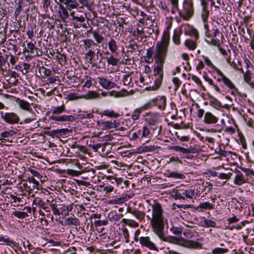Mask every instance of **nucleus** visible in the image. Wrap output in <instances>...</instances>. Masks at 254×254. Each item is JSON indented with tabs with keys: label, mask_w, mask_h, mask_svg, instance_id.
Here are the masks:
<instances>
[{
	"label": "nucleus",
	"mask_w": 254,
	"mask_h": 254,
	"mask_svg": "<svg viewBox=\"0 0 254 254\" xmlns=\"http://www.w3.org/2000/svg\"><path fill=\"white\" fill-rule=\"evenodd\" d=\"M185 45L189 50H193L196 47V44L192 40L188 39L185 42Z\"/></svg>",
	"instance_id": "58836bf2"
},
{
	"label": "nucleus",
	"mask_w": 254,
	"mask_h": 254,
	"mask_svg": "<svg viewBox=\"0 0 254 254\" xmlns=\"http://www.w3.org/2000/svg\"><path fill=\"white\" fill-rule=\"evenodd\" d=\"M179 13L180 16L184 20H190L194 14L193 3L192 0H185L183 4V10L179 11Z\"/></svg>",
	"instance_id": "7ed1b4c3"
},
{
	"label": "nucleus",
	"mask_w": 254,
	"mask_h": 254,
	"mask_svg": "<svg viewBox=\"0 0 254 254\" xmlns=\"http://www.w3.org/2000/svg\"><path fill=\"white\" fill-rule=\"evenodd\" d=\"M50 206L52 209L53 213L56 215H60L61 214L59 208H57V201L52 199L50 203Z\"/></svg>",
	"instance_id": "c756f323"
},
{
	"label": "nucleus",
	"mask_w": 254,
	"mask_h": 254,
	"mask_svg": "<svg viewBox=\"0 0 254 254\" xmlns=\"http://www.w3.org/2000/svg\"><path fill=\"white\" fill-rule=\"evenodd\" d=\"M171 150H175L176 151L181 152L184 154H186V156L188 158H190V149L185 148L180 146H171L169 147Z\"/></svg>",
	"instance_id": "6ab92c4d"
},
{
	"label": "nucleus",
	"mask_w": 254,
	"mask_h": 254,
	"mask_svg": "<svg viewBox=\"0 0 254 254\" xmlns=\"http://www.w3.org/2000/svg\"><path fill=\"white\" fill-rule=\"evenodd\" d=\"M174 193V197L176 199H185L184 194L182 191V190H177L175 191H173Z\"/></svg>",
	"instance_id": "8fccbe9b"
},
{
	"label": "nucleus",
	"mask_w": 254,
	"mask_h": 254,
	"mask_svg": "<svg viewBox=\"0 0 254 254\" xmlns=\"http://www.w3.org/2000/svg\"><path fill=\"white\" fill-rule=\"evenodd\" d=\"M50 119L57 122H73L75 119L72 115L56 116L52 115Z\"/></svg>",
	"instance_id": "6e6552de"
},
{
	"label": "nucleus",
	"mask_w": 254,
	"mask_h": 254,
	"mask_svg": "<svg viewBox=\"0 0 254 254\" xmlns=\"http://www.w3.org/2000/svg\"><path fill=\"white\" fill-rule=\"evenodd\" d=\"M168 177L169 178H173L174 179H184L185 178V176L182 173H179L176 171L170 172L168 175Z\"/></svg>",
	"instance_id": "c9c22d12"
},
{
	"label": "nucleus",
	"mask_w": 254,
	"mask_h": 254,
	"mask_svg": "<svg viewBox=\"0 0 254 254\" xmlns=\"http://www.w3.org/2000/svg\"><path fill=\"white\" fill-rule=\"evenodd\" d=\"M27 48L30 50L29 52L33 56H39L38 52L37 51L38 48L35 47V44L32 42L27 43Z\"/></svg>",
	"instance_id": "f704fd0d"
},
{
	"label": "nucleus",
	"mask_w": 254,
	"mask_h": 254,
	"mask_svg": "<svg viewBox=\"0 0 254 254\" xmlns=\"http://www.w3.org/2000/svg\"><path fill=\"white\" fill-rule=\"evenodd\" d=\"M184 236L188 239H191L194 236V233L192 231L187 230L183 232Z\"/></svg>",
	"instance_id": "774afa93"
},
{
	"label": "nucleus",
	"mask_w": 254,
	"mask_h": 254,
	"mask_svg": "<svg viewBox=\"0 0 254 254\" xmlns=\"http://www.w3.org/2000/svg\"><path fill=\"white\" fill-rule=\"evenodd\" d=\"M202 9L201 11V18L204 23L207 22L209 17V11L208 9V3L205 4H201Z\"/></svg>",
	"instance_id": "412c9836"
},
{
	"label": "nucleus",
	"mask_w": 254,
	"mask_h": 254,
	"mask_svg": "<svg viewBox=\"0 0 254 254\" xmlns=\"http://www.w3.org/2000/svg\"><path fill=\"white\" fill-rule=\"evenodd\" d=\"M154 54V53H153L152 48H149L147 50L145 58L147 59H148V60H145L146 63H150V62L149 61V60L151 59L152 57L153 58ZM153 59L154 60L153 58Z\"/></svg>",
	"instance_id": "3c124183"
},
{
	"label": "nucleus",
	"mask_w": 254,
	"mask_h": 254,
	"mask_svg": "<svg viewBox=\"0 0 254 254\" xmlns=\"http://www.w3.org/2000/svg\"><path fill=\"white\" fill-rule=\"evenodd\" d=\"M250 114H245L244 116V119L247 124V125L250 127H253V119L252 118L253 114L252 113H250Z\"/></svg>",
	"instance_id": "79ce46f5"
},
{
	"label": "nucleus",
	"mask_w": 254,
	"mask_h": 254,
	"mask_svg": "<svg viewBox=\"0 0 254 254\" xmlns=\"http://www.w3.org/2000/svg\"><path fill=\"white\" fill-rule=\"evenodd\" d=\"M99 125L102 127L103 130L109 129L117 127L119 126V122L115 120L114 122L105 121L99 123Z\"/></svg>",
	"instance_id": "9d476101"
},
{
	"label": "nucleus",
	"mask_w": 254,
	"mask_h": 254,
	"mask_svg": "<svg viewBox=\"0 0 254 254\" xmlns=\"http://www.w3.org/2000/svg\"><path fill=\"white\" fill-rule=\"evenodd\" d=\"M55 58L58 61L59 64L62 66L65 65L67 62L66 57L64 54L57 52Z\"/></svg>",
	"instance_id": "c85d7f7f"
},
{
	"label": "nucleus",
	"mask_w": 254,
	"mask_h": 254,
	"mask_svg": "<svg viewBox=\"0 0 254 254\" xmlns=\"http://www.w3.org/2000/svg\"><path fill=\"white\" fill-rule=\"evenodd\" d=\"M64 4L69 9V11H70L71 9L77 8L79 6V4L76 0H66Z\"/></svg>",
	"instance_id": "393cba45"
},
{
	"label": "nucleus",
	"mask_w": 254,
	"mask_h": 254,
	"mask_svg": "<svg viewBox=\"0 0 254 254\" xmlns=\"http://www.w3.org/2000/svg\"><path fill=\"white\" fill-rule=\"evenodd\" d=\"M0 114L1 118L7 124H15L19 121L18 116L15 113L0 112Z\"/></svg>",
	"instance_id": "423d86ee"
},
{
	"label": "nucleus",
	"mask_w": 254,
	"mask_h": 254,
	"mask_svg": "<svg viewBox=\"0 0 254 254\" xmlns=\"http://www.w3.org/2000/svg\"><path fill=\"white\" fill-rule=\"evenodd\" d=\"M82 42L83 48L86 52L90 50H94V47H99L97 43H95V42L91 39L83 40Z\"/></svg>",
	"instance_id": "9b49d317"
},
{
	"label": "nucleus",
	"mask_w": 254,
	"mask_h": 254,
	"mask_svg": "<svg viewBox=\"0 0 254 254\" xmlns=\"http://www.w3.org/2000/svg\"><path fill=\"white\" fill-rule=\"evenodd\" d=\"M119 55L111 54L109 57H105V59L109 65L117 66L120 63V59L118 58Z\"/></svg>",
	"instance_id": "2eb2a0df"
},
{
	"label": "nucleus",
	"mask_w": 254,
	"mask_h": 254,
	"mask_svg": "<svg viewBox=\"0 0 254 254\" xmlns=\"http://www.w3.org/2000/svg\"><path fill=\"white\" fill-rule=\"evenodd\" d=\"M139 137H148L150 133V130L146 126H144L141 129L138 130Z\"/></svg>",
	"instance_id": "bb28decb"
},
{
	"label": "nucleus",
	"mask_w": 254,
	"mask_h": 254,
	"mask_svg": "<svg viewBox=\"0 0 254 254\" xmlns=\"http://www.w3.org/2000/svg\"><path fill=\"white\" fill-rule=\"evenodd\" d=\"M97 79L99 84L105 89H110L117 86L115 82L108 80L105 78L98 77Z\"/></svg>",
	"instance_id": "0eeeda50"
},
{
	"label": "nucleus",
	"mask_w": 254,
	"mask_h": 254,
	"mask_svg": "<svg viewBox=\"0 0 254 254\" xmlns=\"http://www.w3.org/2000/svg\"><path fill=\"white\" fill-rule=\"evenodd\" d=\"M122 222L132 227H137L139 225L138 223L134 220L129 219H123Z\"/></svg>",
	"instance_id": "a19ab883"
},
{
	"label": "nucleus",
	"mask_w": 254,
	"mask_h": 254,
	"mask_svg": "<svg viewBox=\"0 0 254 254\" xmlns=\"http://www.w3.org/2000/svg\"><path fill=\"white\" fill-rule=\"evenodd\" d=\"M93 117V115L92 113H82L78 115V119L79 120H83L85 118L91 119Z\"/></svg>",
	"instance_id": "5fc2aeb1"
},
{
	"label": "nucleus",
	"mask_w": 254,
	"mask_h": 254,
	"mask_svg": "<svg viewBox=\"0 0 254 254\" xmlns=\"http://www.w3.org/2000/svg\"><path fill=\"white\" fill-rule=\"evenodd\" d=\"M203 121L207 124H214L218 122V119L211 113L207 112L204 114Z\"/></svg>",
	"instance_id": "4468645a"
},
{
	"label": "nucleus",
	"mask_w": 254,
	"mask_h": 254,
	"mask_svg": "<svg viewBox=\"0 0 254 254\" xmlns=\"http://www.w3.org/2000/svg\"><path fill=\"white\" fill-rule=\"evenodd\" d=\"M190 36H193L195 38V40H197L199 38V33L198 31L192 26H191L190 29Z\"/></svg>",
	"instance_id": "09e8293b"
},
{
	"label": "nucleus",
	"mask_w": 254,
	"mask_h": 254,
	"mask_svg": "<svg viewBox=\"0 0 254 254\" xmlns=\"http://www.w3.org/2000/svg\"><path fill=\"white\" fill-rule=\"evenodd\" d=\"M182 33L181 29H176L174 31L172 40L173 42L177 45H179L181 44L180 37Z\"/></svg>",
	"instance_id": "a211bd4d"
},
{
	"label": "nucleus",
	"mask_w": 254,
	"mask_h": 254,
	"mask_svg": "<svg viewBox=\"0 0 254 254\" xmlns=\"http://www.w3.org/2000/svg\"><path fill=\"white\" fill-rule=\"evenodd\" d=\"M13 214L14 216L20 219H23L28 216V214H26V212H23V211H15L13 212Z\"/></svg>",
	"instance_id": "864d4df0"
},
{
	"label": "nucleus",
	"mask_w": 254,
	"mask_h": 254,
	"mask_svg": "<svg viewBox=\"0 0 254 254\" xmlns=\"http://www.w3.org/2000/svg\"><path fill=\"white\" fill-rule=\"evenodd\" d=\"M51 110L53 115H58L65 111V107L63 104L61 106L54 107Z\"/></svg>",
	"instance_id": "473e14b6"
},
{
	"label": "nucleus",
	"mask_w": 254,
	"mask_h": 254,
	"mask_svg": "<svg viewBox=\"0 0 254 254\" xmlns=\"http://www.w3.org/2000/svg\"><path fill=\"white\" fill-rule=\"evenodd\" d=\"M214 207V204H211L208 202H204L200 203L197 208L200 209L201 211H203L204 210L213 209Z\"/></svg>",
	"instance_id": "cd10ccee"
},
{
	"label": "nucleus",
	"mask_w": 254,
	"mask_h": 254,
	"mask_svg": "<svg viewBox=\"0 0 254 254\" xmlns=\"http://www.w3.org/2000/svg\"><path fill=\"white\" fill-rule=\"evenodd\" d=\"M66 173L68 175H71L72 176H78L81 174V172L80 171H75L72 169H67L66 170Z\"/></svg>",
	"instance_id": "69168bd1"
},
{
	"label": "nucleus",
	"mask_w": 254,
	"mask_h": 254,
	"mask_svg": "<svg viewBox=\"0 0 254 254\" xmlns=\"http://www.w3.org/2000/svg\"><path fill=\"white\" fill-rule=\"evenodd\" d=\"M139 244L143 248L147 249L151 251L156 252L159 251L158 247L153 242L151 238L149 236H141L138 239Z\"/></svg>",
	"instance_id": "20e7f679"
},
{
	"label": "nucleus",
	"mask_w": 254,
	"mask_h": 254,
	"mask_svg": "<svg viewBox=\"0 0 254 254\" xmlns=\"http://www.w3.org/2000/svg\"><path fill=\"white\" fill-rule=\"evenodd\" d=\"M182 191L183 193L184 194V197H186L188 198H193V197L194 196L195 192L193 190H182Z\"/></svg>",
	"instance_id": "e433bc0d"
},
{
	"label": "nucleus",
	"mask_w": 254,
	"mask_h": 254,
	"mask_svg": "<svg viewBox=\"0 0 254 254\" xmlns=\"http://www.w3.org/2000/svg\"><path fill=\"white\" fill-rule=\"evenodd\" d=\"M93 36L97 44L102 43L104 40V38L97 31L93 32Z\"/></svg>",
	"instance_id": "a18cd8bd"
},
{
	"label": "nucleus",
	"mask_w": 254,
	"mask_h": 254,
	"mask_svg": "<svg viewBox=\"0 0 254 254\" xmlns=\"http://www.w3.org/2000/svg\"><path fill=\"white\" fill-rule=\"evenodd\" d=\"M20 188L22 190V191L27 192L29 193H30L34 189L35 186H31L28 185L27 183V180H23L21 181L20 183Z\"/></svg>",
	"instance_id": "aec40b11"
},
{
	"label": "nucleus",
	"mask_w": 254,
	"mask_h": 254,
	"mask_svg": "<svg viewBox=\"0 0 254 254\" xmlns=\"http://www.w3.org/2000/svg\"><path fill=\"white\" fill-rule=\"evenodd\" d=\"M241 71L244 73V78L245 81L249 83L253 88H254V84L253 82H250L252 77V73L250 71L248 70L246 72H244L243 70Z\"/></svg>",
	"instance_id": "2f4dec72"
},
{
	"label": "nucleus",
	"mask_w": 254,
	"mask_h": 254,
	"mask_svg": "<svg viewBox=\"0 0 254 254\" xmlns=\"http://www.w3.org/2000/svg\"><path fill=\"white\" fill-rule=\"evenodd\" d=\"M234 182L237 185H241L246 182L244 175L241 172H239L236 173L235 178L234 180Z\"/></svg>",
	"instance_id": "b1692460"
},
{
	"label": "nucleus",
	"mask_w": 254,
	"mask_h": 254,
	"mask_svg": "<svg viewBox=\"0 0 254 254\" xmlns=\"http://www.w3.org/2000/svg\"><path fill=\"white\" fill-rule=\"evenodd\" d=\"M101 116H105L110 118H117L120 116L119 114L116 113L113 110H105L100 114Z\"/></svg>",
	"instance_id": "4be33fe9"
},
{
	"label": "nucleus",
	"mask_w": 254,
	"mask_h": 254,
	"mask_svg": "<svg viewBox=\"0 0 254 254\" xmlns=\"http://www.w3.org/2000/svg\"><path fill=\"white\" fill-rule=\"evenodd\" d=\"M65 224L67 225H73L76 226H78L80 225V221L79 219L74 216H73V217L66 218L65 220Z\"/></svg>",
	"instance_id": "a878e982"
},
{
	"label": "nucleus",
	"mask_w": 254,
	"mask_h": 254,
	"mask_svg": "<svg viewBox=\"0 0 254 254\" xmlns=\"http://www.w3.org/2000/svg\"><path fill=\"white\" fill-rule=\"evenodd\" d=\"M28 171L32 174V177H36L37 179L39 180H41L43 177L42 176L38 171L29 168Z\"/></svg>",
	"instance_id": "e2e57ef3"
},
{
	"label": "nucleus",
	"mask_w": 254,
	"mask_h": 254,
	"mask_svg": "<svg viewBox=\"0 0 254 254\" xmlns=\"http://www.w3.org/2000/svg\"><path fill=\"white\" fill-rule=\"evenodd\" d=\"M26 5L22 0H19L18 2V6L15 8L14 11V16L17 17L20 13L22 7H24L25 5Z\"/></svg>",
	"instance_id": "4c0bfd02"
},
{
	"label": "nucleus",
	"mask_w": 254,
	"mask_h": 254,
	"mask_svg": "<svg viewBox=\"0 0 254 254\" xmlns=\"http://www.w3.org/2000/svg\"><path fill=\"white\" fill-rule=\"evenodd\" d=\"M206 42L209 45L218 46L220 45L219 40L218 39H213L210 40H206Z\"/></svg>",
	"instance_id": "0e129e2a"
},
{
	"label": "nucleus",
	"mask_w": 254,
	"mask_h": 254,
	"mask_svg": "<svg viewBox=\"0 0 254 254\" xmlns=\"http://www.w3.org/2000/svg\"><path fill=\"white\" fill-rule=\"evenodd\" d=\"M166 97L165 96H158L146 104L145 106L148 108L151 105L157 106L160 110H164L166 106Z\"/></svg>",
	"instance_id": "39448f33"
},
{
	"label": "nucleus",
	"mask_w": 254,
	"mask_h": 254,
	"mask_svg": "<svg viewBox=\"0 0 254 254\" xmlns=\"http://www.w3.org/2000/svg\"><path fill=\"white\" fill-rule=\"evenodd\" d=\"M30 113V118H28L27 117L25 118L24 120H23V123L24 124H29L34 121H35L36 120V114L33 111H32Z\"/></svg>",
	"instance_id": "49530a36"
},
{
	"label": "nucleus",
	"mask_w": 254,
	"mask_h": 254,
	"mask_svg": "<svg viewBox=\"0 0 254 254\" xmlns=\"http://www.w3.org/2000/svg\"><path fill=\"white\" fill-rule=\"evenodd\" d=\"M170 231L175 235H181L183 232V228L181 227L172 226Z\"/></svg>",
	"instance_id": "603ef678"
},
{
	"label": "nucleus",
	"mask_w": 254,
	"mask_h": 254,
	"mask_svg": "<svg viewBox=\"0 0 254 254\" xmlns=\"http://www.w3.org/2000/svg\"><path fill=\"white\" fill-rule=\"evenodd\" d=\"M232 175V173H229L228 174L220 173L218 175V177L221 179L229 180L231 178V177Z\"/></svg>",
	"instance_id": "338daca9"
},
{
	"label": "nucleus",
	"mask_w": 254,
	"mask_h": 254,
	"mask_svg": "<svg viewBox=\"0 0 254 254\" xmlns=\"http://www.w3.org/2000/svg\"><path fill=\"white\" fill-rule=\"evenodd\" d=\"M52 0H42V7L46 12H48L49 9L52 10L51 6Z\"/></svg>",
	"instance_id": "ea45409f"
},
{
	"label": "nucleus",
	"mask_w": 254,
	"mask_h": 254,
	"mask_svg": "<svg viewBox=\"0 0 254 254\" xmlns=\"http://www.w3.org/2000/svg\"><path fill=\"white\" fill-rule=\"evenodd\" d=\"M108 46L109 50L112 54L116 55H119V53L117 52L118 49L117 42L113 38H110V40L108 43Z\"/></svg>",
	"instance_id": "dca6fc26"
},
{
	"label": "nucleus",
	"mask_w": 254,
	"mask_h": 254,
	"mask_svg": "<svg viewBox=\"0 0 254 254\" xmlns=\"http://www.w3.org/2000/svg\"><path fill=\"white\" fill-rule=\"evenodd\" d=\"M74 11L70 12V15L72 16L73 20H76V21H77L78 22H81L85 21V18L84 16H83L82 15H81L80 16H77L74 15Z\"/></svg>",
	"instance_id": "680f3d73"
},
{
	"label": "nucleus",
	"mask_w": 254,
	"mask_h": 254,
	"mask_svg": "<svg viewBox=\"0 0 254 254\" xmlns=\"http://www.w3.org/2000/svg\"><path fill=\"white\" fill-rule=\"evenodd\" d=\"M203 59L204 60V62L206 63V64L209 66H211L213 69H214L216 72L217 73V70H219L218 68H217L215 65H214L212 63H211V61L209 60V59L207 57H203Z\"/></svg>",
	"instance_id": "bf43d9fd"
},
{
	"label": "nucleus",
	"mask_w": 254,
	"mask_h": 254,
	"mask_svg": "<svg viewBox=\"0 0 254 254\" xmlns=\"http://www.w3.org/2000/svg\"><path fill=\"white\" fill-rule=\"evenodd\" d=\"M17 103L21 109L31 113L33 111V109L31 107L30 103L27 101L17 99Z\"/></svg>",
	"instance_id": "f3484780"
},
{
	"label": "nucleus",
	"mask_w": 254,
	"mask_h": 254,
	"mask_svg": "<svg viewBox=\"0 0 254 254\" xmlns=\"http://www.w3.org/2000/svg\"><path fill=\"white\" fill-rule=\"evenodd\" d=\"M96 55L94 50H90L85 54V59L90 64H93L94 58Z\"/></svg>",
	"instance_id": "5701e85b"
},
{
	"label": "nucleus",
	"mask_w": 254,
	"mask_h": 254,
	"mask_svg": "<svg viewBox=\"0 0 254 254\" xmlns=\"http://www.w3.org/2000/svg\"><path fill=\"white\" fill-rule=\"evenodd\" d=\"M127 213H129L133 215L136 219L139 221H141L144 219L145 216V213L140 211L135 208H132L130 207H128L127 210Z\"/></svg>",
	"instance_id": "ddd939ff"
},
{
	"label": "nucleus",
	"mask_w": 254,
	"mask_h": 254,
	"mask_svg": "<svg viewBox=\"0 0 254 254\" xmlns=\"http://www.w3.org/2000/svg\"><path fill=\"white\" fill-rule=\"evenodd\" d=\"M217 70L218 74L221 76V79H222L225 86L230 89H236L235 85L230 79L227 77L220 70Z\"/></svg>",
	"instance_id": "f8f14e48"
},
{
	"label": "nucleus",
	"mask_w": 254,
	"mask_h": 254,
	"mask_svg": "<svg viewBox=\"0 0 254 254\" xmlns=\"http://www.w3.org/2000/svg\"><path fill=\"white\" fill-rule=\"evenodd\" d=\"M204 224L205 227H216V223L215 222L210 219H205Z\"/></svg>",
	"instance_id": "6e6d98bb"
},
{
	"label": "nucleus",
	"mask_w": 254,
	"mask_h": 254,
	"mask_svg": "<svg viewBox=\"0 0 254 254\" xmlns=\"http://www.w3.org/2000/svg\"><path fill=\"white\" fill-rule=\"evenodd\" d=\"M152 213L147 215L146 217L150 221V225L154 232L163 241L172 243L178 246L190 249H200L201 244L198 242L190 240L184 238L170 236H164L163 232L165 225L167 223L168 220L163 214V209L160 203L156 200L151 205Z\"/></svg>",
	"instance_id": "f257e3e1"
},
{
	"label": "nucleus",
	"mask_w": 254,
	"mask_h": 254,
	"mask_svg": "<svg viewBox=\"0 0 254 254\" xmlns=\"http://www.w3.org/2000/svg\"><path fill=\"white\" fill-rule=\"evenodd\" d=\"M39 71L42 72L44 76H50L52 73V71L50 69L46 68L43 66L39 68Z\"/></svg>",
	"instance_id": "052dcab7"
},
{
	"label": "nucleus",
	"mask_w": 254,
	"mask_h": 254,
	"mask_svg": "<svg viewBox=\"0 0 254 254\" xmlns=\"http://www.w3.org/2000/svg\"><path fill=\"white\" fill-rule=\"evenodd\" d=\"M99 97V94L95 91H89L84 96V98L87 99H95Z\"/></svg>",
	"instance_id": "c03bdc74"
},
{
	"label": "nucleus",
	"mask_w": 254,
	"mask_h": 254,
	"mask_svg": "<svg viewBox=\"0 0 254 254\" xmlns=\"http://www.w3.org/2000/svg\"><path fill=\"white\" fill-rule=\"evenodd\" d=\"M89 147L92 148L95 151H97L98 149L102 147V151H104V147H105V145L102 144V143H97L93 144H90Z\"/></svg>",
	"instance_id": "13d9d810"
},
{
	"label": "nucleus",
	"mask_w": 254,
	"mask_h": 254,
	"mask_svg": "<svg viewBox=\"0 0 254 254\" xmlns=\"http://www.w3.org/2000/svg\"><path fill=\"white\" fill-rule=\"evenodd\" d=\"M0 242H2V245L6 244L8 246L15 245V242L12 240H11L8 238H5L2 236L0 237Z\"/></svg>",
	"instance_id": "37998d69"
},
{
	"label": "nucleus",
	"mask_w": 254,
	"mask_h": 254,
	"mask_svg": "<svg viewBox=\"0 0 254 254\" xmlns=\"http://www.w3.org/2000/svg\"><path fill=\"white\" fill-rule=\"evenodd\" d=\"M147 108V107H146V106H144L143 107H141V108H139L135 109L133 111V112L131 115V118H132V120L136 121V120H138L140 117V114L142 112V110L146 109Z\"/></svg>",
	"instance_id": "72a5a7b5"
},
{
	"label": "nucleus",
	"mask_w": 254,
	"mask_h": 254,
	"mask_svg": "<svg viewBox=\"0 0 254 254\" xmlns=\"http://www.w3.org/2000/svg\"><path fill=\"white\" fill-rule=\"evenodd\" d=\"M59 8V10L58 11V13L59 17L63 22H66L69 15V9L64 5H60Z\"/></svg>",
	"instance_id": "1a4fd4ad"
},
{
	"label": "nucleus",
	"mask_w": 254,
	"mask_h": 254,
	"mask_svg": "<svg viewBox=\"0 0 254 254\" xmlns=\"http://www.w3.org/2000/svg\"><path fill=\"white\" fill-rule=\"evenodd\" d=\"M227 62L234 68L238 70H242V68L241 67V65L240 64V62H238L239 64L241 66L239 67L237 65V64L235 62H232L231 61V58L228 57L226 59Z\"/></svg>",
	"instance_id": "de8ad7c7"
},
{
	"label": "nucleus",
	"mask_w": 254,
	"mask_h": 254,
	"mask_svg": "<svg viewBox=\"0 0 254 254\" xmlns=\"http://www.w3.org/2000/svg\"><path fill=\"white\" fill-rule=\"evenodd\" d=\"M171 26H168L164 30L161 40L156 45L153 59L154 64L153 68L154 77V84L152 86L146 88L148 91L158 90L161 86L164 78V64L168 55L170 44V31Z\"/></svg>",
	"instance_id": "f03ea898"
},
{
	"label": "nucleus",
	"mask_w": 254,
	"mask_h": 254,
	"mask_svg": "<svg viewBox=\"0 0 254 254\" xmlns=\"http://www.w3.org/2000/svg\"><path fill=\"white\" fill-rule=\"evenodd\" d=\"M228 251L227 249H223L220 248H217L213 250V254H222L227 253Z\"/></svg>",
	"instance_id": "4d7b16f0"
},
{
	"label": "nucleus",
	"mask_w": 254,
	"mask_h": 254,
	"mask_svg": "<svg viewBox=\"0 0 254 254\" xmlns=\"http://www.w3.org/2000/svg\"><path fill=\"white\" fill-rule=\"evenodd\" d=\"M36 205V206H38L40 208L43 209L44 210H46L47 207L45 206V202L42 200V199L39 197H36L33 202V205Z\"/></svg>",
	"instance_id": "7c9ffc66"
}]
</instances>
